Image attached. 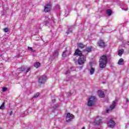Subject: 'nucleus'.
<instances>
[{"label": "nucleus", "mask_w": 129, "mask_h": 129, "mask_svg": "<svg viewBox=\"0 0 129 129\" xmlns=\"http://www.w3.org/2000/svg\"><path fill=\"white\" fill-rule=\"evenodd\" d=\"M56 8H58V9H59V6H57Z\"/></svg>", "instance_id": "72a5a7b5"}, {"label": "nucleus", "mask_w": 129, "mask_h": 129, "mask_svg": "<svg viewBox=\"0 0 129 129\" xmlns=\"http://www.w3.org/2000/svg\"><path fill=\"white\" fill-rule=\"evenodd\" d=\"M94 71H95L94 68H91V69L90 70V75H93V74H94Z\"/></svg>", "instance_id": "aec40b11"}, {"label": "nucleus", "mask_w": 129, "mask_h": 129, "mask_svg": "<svg viewBox=\"0 0 129 129\" xmlns=\"http://www.w3.org/2000/svg\"><path fill=\"white\" fill-rule=\"evenodd\" d=\"M18 71H22V72H25L26 73H28L31 71V68L27 67L26 66L21 67L20 68L17 69Z\"/></svg>", "instance_id": "39448f33"}, {"label": "nucleus", "mask_w": 129, "mask_h": 129, "mask_svg": "<svg viewBox=\"0 0 129 129\" xmlns=\"http://www.w3.org/2000/svg\"><path fill=\"white\" fill-rule=\"evenodd\" d=\"M39 95H40V93H37V94H34V98L38 97Z\"/></svg>", "instance_id": "bb28decb"}, {"label": "nucleus", "mask_w": 129, "mask_h": 129, "mask_svg": "<svg viewBox=\"0 0 129 129\" xmlns=\"http://www.w3.org/2000/svg\"><path fill=\"white\" fill-rule=\"evenodd\" d=\"M58 55H59V52L58 51H56L53 53V57L54 58H57L58 57Z\"/></svg>", "instance_id": "6ab92c4d"}, {"label": "nucleus", "mask_w": 129, "mask_h": 129, "mask_svg": "<svg viewBox=\"0 0 129 129\" xmlns=\"http://www.w3.org/2000/svg\"><path fill=\"white\" fill-rule=\"evenodd\" d=\"M72 27H70V28H69V29L67 31V34H70V33H71V32H72V29H71Z\"/></svg>", "instance_id": "b1692460"}, {"label": "nucleus", "mask_w": 129, "mask_h": 129, "mask_svg": "<svg viewBox=\"0 0 129 129\" xmlns=\"http://www.w3.org/2000/svg\"><path fill=\"white\" fill-rule=\"evenodd\" d=\"M46 80H47V77H46L45 76L40 77L38 80V83H39V85H41V84H44V83H45V82H46Z\"/></svg>", "instance_id": "423d86ee"}, {"label": "nucleus", "mask_w": 129, "mask_h": 129, "mask_svg": "<svg viewBox=\"0 0 129 129\" xmlns=\"http://www.w3.org/2000/svg\"><path fill=\"white\" fill-rule=\"evenodd\" d=\"M116 100H114L113 101L112 104L110 105L109 109H107L106 110V112L107 113H108L109 110H112V109H113V108H114L115 107V105L116 104Z\"/></svg>", "instance_id": "6e6552de"}, {"label": "nucleus", "mask_w": 129, "mask_h": 129, "mask_svg": "<svg viewBox=\"0 0 129 129\" xmlns=\"http://www.w3.org/2000/svg\"><path fill=\"white\" fill-rule=\"evenodd\" d=\"M121 9L123 10V11H127L128 10V8H126V5H123L121 7Z\"/></svg>", "instance_id": "2eb2a0df"}, {"label": "nucleus", "mask_w": 129, "mask_h": 129, "mask_svg": "<svg viewBox=\"0 0 129 129\" xmlns=\"http://www.w3.org/2000/svg\"><path fill=\"white\" fill-rule=\"evenodd\" d=\"M28 50H29L30 51H31V52H32V53H35L36 52V50L35 49H33L32 48V47L28 46Z\"/></svg>", "instance_id": "5701e85b"}, {"label": "nucleus", "mask_w": 129, "mask_h": 129, "mask_svg": "<svg viewBox=\"0 0 129 129\" xmlns=\"http://www.w3.org/2000/svg\"><path fill=\"white\" fill-rule=\"evenodd\" d=\"M0 129H3L2 128H0Z\"/></svg>", "instance_id": "c9c22d12"}, {"label": "nucleus", "mask_w": 129, "mask_h": 129, "mask_svg": "<svg viewBox=\"0 0 129 129\" xmlns=\"http://www.w3.org/2000/svg\"><path fill=\"white\" fill-rule=\"evenodd\" d=\"M118 65H123V59L120 58L118 61Z\"/></svg>", "instance_id": "dca6fc26"}, {"label": "nucleus", "mask_w": 129, "mask_h": 129, "mask_svg": "<svg viewBox=\"0 0 129 129\" xmlns=\"http://www.w3.org/2000/svg\"><path fill=\"white\" fill-rule=\"evenodd\" d=\"M86 61V57L84 55H81L78 60V63L79 65H83L84 63H85Z\"/></svg>", "instance_id": "20e7f679"}, {"label": "nucleus", "mask_w": 129, "mask_h": 129, "mask_svg": "<svg viewBox=\"0 0 129 129\" xmlns=\"http://www.w3.org/2000/svg\"><path fill=\"white\" fill-rule=\"evenodd\" d=\"M8 88H6V87H4L2 89V91L3 92H5V91H6V90H7Z\"/></svg>", "instance_id": "c85d7f7f"}, {"label": "nucleus", "mask_w": 129, "mask_h": 129, "mask_svg": "<svg viewBox=\"0 0 129 129\" xmlns=\"http://www.w3.org/2000/svg\"><path fill=\"white\" fill-rule=\"evenodd\" d=\"M55 101H56V100H55V99L52 100V102H55Z\"/></svg>", "instance_id": "2f4dec72"}, {"label": "nucleus", "mask_w": 129, "mask_h": 129, "mask_svg": "<svg viewBox=\"0 0 129 129\" xmlns=\"http://www.w3.org/2000/svg\"><path fill=\"white\" fill-rule=\"evenodd\" d=\"M94 122L97 125H99L102 123V117H101L100 116H96L94 118Z\"/></svg>", "instance_id": "7ed1b4c3"}, {"label": "nucleus", "mask_w": 129, "mask_h": 129, "mask_svg": "<svg viewBox=\"0 0 129 129\" xmlns=\"http://www.w3.org/2000/svg\"><path fill=\"white\" fill-rule=\"evenodd\" d=\"M9 114H10V115H12L13 114V111H11Z\"/></svg>", "instance_id": "7c9ffc66"}, {"label": "nucleus", "mask_w": 129, "mask_h": 129, "mask_svg": "<svg viewBox=\"0 0 129 129\" xmlns=\"http://www.w3.org/2000/svg\"><path fill=\"white\" fill-rule=\"evenodd\" d=\"M78 46L79 47V48H81V49H83V48H84L85 47V45H84L82 43H79Z\"/></svg>", "instance_id": "4be33fe9"}, {"label": "nucleus", "mask_w": 129, "mask_h": 129, "mask_svg": "<svg viewBox=\"0 0 129 129\" xmlns=\"http://www.w3.org/2000/svg\"><path fill=\"white\" fill-rule=\"evenodd\" d=\"M96 101V98L94 96H91L89 98V100L88 101V106H92L94 103Z\"/></svg>", "instance_id": "f03ea898"}, {"label": "nucleus", "mask_w": 129, "mask_h": 129, "mask_svg": "<svg viewBox=\"0 0 129 129\" xmlns=\"http://www.w3.org/2000/svg\"><path fill=\"white\" fill-rule=\"evenodd\" d=\"M97 44L99 47H100L101 48H104L105 47V42L103 41L102 40L100 39L98 41Z\"/></svg>", "instance_id": "9b49d317"}, {"label": "nucleus", "mask_w": 129, "mask_h": 129, "mask_svg": "<svg viewBox=\"0 0 129 129\" xmlns=\"http://www.w3.org/2000/svg\"><path fill=\"white\" fill-rule=\"evenodd\" d=\"M75 55L80 56H80H83V55H82V51L78 49L76 50Z\"/></svg>", "instance_id": "ddd939ff"}, {"label": "nucleus", "mask_w": 129, "mask_h": 129, "mask_svg": "<svg viewBox=\"0 0 129 129\" xmlns=\"http://www.w3.org/2000/svg\"><path fill=\"white\" fill-rule=\"evenodd\" d=\"M97 1H98V0H95V2H97Z\"/></svg>", "instance_id": "f704fd0d"}, {"label": "nucleus", "mask_w": 129, "mask_h": 129, "mask_svg": "<svg viewBox=\"0 0 129 129\" xmlns=\"http://www.w3.org/2000/svg\"><path fill=\"white\" fill-rule=\"evenodd\" d=\"M69 73H70V71H68L66 72V73H64V74H66V75H67V74H69Z\"/></svg>", "instance_id": "c756f323"}, {"label": "nucleus", "mask_w": 129, "mask_h": 129, "mask_svg": "<svg viewBox=\"0 0 129 129\" xmlns=\"http://www.w3.org/2000/svg\"><path fill=\"white\" fill-rule=\"evenodd\" d=\"M107 64V56L106 55H102L99 59V65L100 68H105Z\"/></svg>", "instance_id": "f257e3e1"}, {"label": "nucleus", "mask_w": 129, "mask_h": 129, "mask_svg": "<svg viewBox=\"0 0 129 129\" xmlns=\"http://www.w3.org/2000/svg\"><path fill=\"white\" fill-rule=\"evenodd\" d=\"M51 8H52V5L51 4H47L44 6V12L45 13H48L51 11Z\"/></svg>", "instance_id": "1a4fd4ad"}, {"label": "nucleus", "mask_w": 129, "mask_h": 129, "mask_svg": "<svg viewBox=\"0 0 129 129\" xmlns=\"http://www.w3.org/2000/svg\"><path fill=\"white\" fill-rule=\"evenodd\" d=\"M107 125L109 127H111L112 128V127H114V126H115V122L113 120H109L108 121Z\"/></svg>", "instance_id": "9d476101"}, {"label": "nucleus", "mask_w": 129, "mask_h": 129, "mask_svg": "<svg viewBox=\"0 0 129 129\" xmlns=\"http://www.w3.org/2000/svg\"><path fill=\"white\" fill-rule=\"evenodd\" d=\"M92 50V47H88L86 48V52H88V53H90Z\"/></svg>", "instance_id": "a211bd4d"}, {"label": "nucleus", "mask_w": 129, "mask_h": 129, "mask_svg": "<svg viewBox=\"0 0 129 129\" xmlns=\"http://www.w3.org/2000/svg\"><path fill=\"white\" fill-rule=\"evenodd\" d=\"M98 96L101 98H103V97H104V92H103V91H98Z\"/></svg>", "instance_id": "4468645a"}, {"label": "nucleus", "mask_w": 129, "mask_h": 129, "mask_svg": "<svg viewBox=\"0 0 129 129\" xmlns=\"http://www.w3.org/2000/svg\"><path fill=\"white\" fill-rule=\"evenodd\" d=\"M5 107V102H3V104L0 106V109H3Z\"/></svg>", "instance_id": "a878e982"}, {"label": "nucleus", "mask_w": 129, "mask_h": 129, "mask_svg": "<svg viewBox=\"0 0 129 129\" xmlns=\"http://www.w3.org/2000/svg\"><path fill=\"white\" fill-rule=\"evenodd\" d=\"M126 102H128V100H127V99L126 100Z\"/></svg>", "instance_id": "473e14b6"}, {"label": "nucleus", "mask_w": 129, "mask_h": 129, "mask_svg": "<svg viewBox=\"0 0 129 129\" xmlns=\"http://www.w3.org/2000/svg\"><path fill=\"white\" fill-rule=\"evenodd\" d=\"M118 55H119V56H121V55H122V50H119L118 51Z\"/></svg>", "instance_id": "393cba45"}, {"label": "nucleus", "mask_w": 129, "mask_h": 129, "mask_svg": "<svg viewBox=\"0 0 129 129\" xmlns=\"http://www.w3.org/2000/svg\"><path fill=\"white\" fill-rule=\"evenodd\" d=\"M41 66V64L39 62H36L34 64V66L35 67V68H39L40 66Z\"/></svg>", "instance_id": "f3484780"}, {"label": "nucleus", "mask_w": 129, "mask_h": 129, "mask_svg": "<svg viewBox=\"0 0 129 129\" xmlns=\"http://www.w3.org/2000/svg\"><path fill=\"white\" fill-rule=\"evenodd\" d=\"M71 54L70 51L66 50L62 52V56L63 58H65L67 56H69Z\"/></svg>", "instance_id": "f8f14e48"}, {"label": "nucleus", "mask_w": 129, "mask_h": 129, "mask_svg": "<svg viewBox=\"0 0 129 129\" xmlns=\"http://www.w3.org/2000/svg\"><path fill=\"white\" fill-rule=\"evenodd\" d=\"M112 13V12L110 11V10H106V14L108 15V16H111Z\"/></svg>", "instance_id": "412c9836"}, {"label": "nucleus", "mask_w": 129, "mask_h": 129, "mask_svg": "<svg viewBox=\"0 0 129 129\" xmlns=\"http://www.w3.org/2000/svg\"><path fill=\"white\" fill-rule=\"evenodd\" d=\"M74 118V115L73 114L68 113L66 116V120L68 122L72 121V119Z\"/></svg>", "instance_id": "0eeeda50"}, {"label": "nucleus", "mask_w": 129, "mask_h": 129, "mask_svg": "<svg viewBox=\"0 0 129 129\" xmlns=\"http://www.w3.org/2000/svg\"><path fill=\"white\" fill-rule=\"evenodd\" d=\"M4 31L5 33H8V32H9V29H8V28H4Z\"/></svg>", "instance_id": "cd10ccee"}]
</instances>
